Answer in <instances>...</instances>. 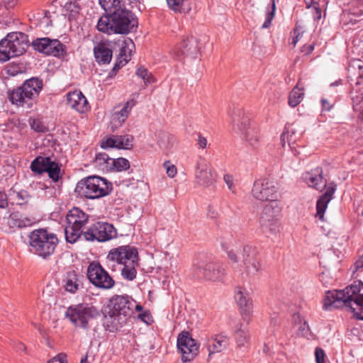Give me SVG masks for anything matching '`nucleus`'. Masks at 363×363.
<instances>
[{
    "instance_id": "nucleus-1",
    "label": "nucleus",
    "mask_w": 363,
    "mask_h": 363,
    "mask_svg": "<svg viewBox=\"0 0 363 363\" xmlns=\"http://www.w3.org/2000/svg\"><path fill=\"white\" fill-rule=\"evenodd\" d=\"M343 304L350 308L357 318L363 320V284L355 283L343 290L328 291L323 300L325 311L336 308Z\"/></svg>"
},
{
    "instance_id": "nucleus-42",
    "label": "nucleus",
    "mask_w": 363,
    "mask_h": 363,
    "mask_svg": "<svg viewBox=\"0 0 363 363\" xmlns=\"http://www.w3.org/2000/svg\"><path fill=\"white\" fill-rule=\"evenodd\" d=\"M46 172L48 174L49 177L55 182H58L60 179V167L55 161L50 164Z\"/></svg>"
},
{
    "instance_id": "nucleus-50",
    "label": "nucleus",
    "mask_w": 363,
    "mask_h": 363,
    "mask_svg": "<svg viewBox=\"0 0 363 363\" xmlns=\"http://www.w3.org/2000/svg\"><path fill=\"white\" fill-rule=\"evenodd\" d=\"M164 166L166 167L167 174L168 177L173 178L177 173V167L171 164L169 161L164 162Z\"/></svg>"
},
{
    "instance_id": "nucleus-62",
    "label": "nucleus",
    "mask_w": 363,
    "mask_h": 363,
    "mask_svg": "<svg viewBox=\"0 0 363 363\" xmlns=\"http://www.w3.org/2000/svg\"><path fill=\"white\" fill-rule=\"evenodd\" d=\"M305 4H306V8L307 9H310L311 7H312L313 6H314V4H318V2L315 1V0H303Z\"/></svg>"
},
{
    "instance_id": "nucleus-60",
    "label": "nucleus",
    "mask_w": 363,
    "mask_h": 363,
    "mask_svg": "<svg viewBox=\"0 0 363 363\" xmlns=\"http://www.w3.org/2000/svg\"><path fill=\"white\" fill-rule=\"evenodd\" d=\"M355 271L363 272V255L360 256L359 259L354 264Z\"/></svg>"
},
{
    "instance_id": "nucleus-22",
    "label": "nucleus",
    "mask_w": 363,
    "mask_h": 363,
    "mask_svg": "<svg viewBox=\"0 0 363 363\" xmlns=\"http://www.w3.org/2000/svg\"><path fill=\"white\" fill-rule=\"evenodd\" d=\"M230 344V338L225 333L211 335L206 337L205 346L208 351V357L215 353L226 350Z\"/></svg>"
},
{
    "instance_id": "nucleus-41",
    "label": "nucleus",
    "mask_w": 363,
    "mask_h": 363,
    "mask_svg": "<svg viewBox=\"0 0 363 363\" xmlns=\"http://www.w3.org/2000/svg\"><path fill=\"white\" fill-rule=\"evenodd\" d=\"M136 75L141 78L145 84H151L154 82V78L151 72L144 67H139L136 70Z\"/></svg>"
},
{
    "instance_id": "nucleus-19",
    "label": "nucleus",
    "mask_w": 363,
    "mask_h": 363,
    "mask_svg": "<svg viewBox=\"0 0 363 363\" xmlns=\"http://www.w3.org/2000/svg\"><path fill=\"white\" fill-rule=\"evenodd\" d=\"M200 48L199 40L194 36L183 38L174 48V55L179 60L184 58L194 59L198 57Z\"/></svg>"
},
{
    "instance_id": "nucleus-54",
    "label": "nucleus",
    "mask_w": 363,
    "mask_h": 363,
    "mask_svg": "<svg viewBox=\"0 0 363 363\" xmlns=\"http://www.w3.org/2000/svg\"><path fill=\"white\" fill-rule=\"evenodd\" d=\"M311 9L314 20H320L321 18V9L319 7V3L314 4Z\"/></svg>"
},
{
    "instance_id": "nucleus-35",
    "label": "nucleus",
    "mask_w": 363,
    "mask_h": 363,
    "mask_svg": "<svg viewBox=\"0 0 363 363\" xmlns=\"http://www.w3.org/2000/svg\"><path fill=\"white\" fill-rule=\"evenodd\" d=\"M30 195L26 190L17 191L14 188L9 190V199L11 205H23L28 201Z\"/></svg>"
},
{
    "instance_id": "nucleus-34",
    "label": "nucleus",
    "mask_w": 363,
    "mask_h": 363,
    "mask_svg": "<svg viewBox=\"0 0 363 363\" xmlns=\"http://www.w3.org/2000/svg\"><path fill=\"white\" fill-rule=\"evenodd\" d=\"M234 338L238 347H247L250 344V335L248 329L246 327H243L242 324L238 325L235 330Z\"/></svg>"
},
{
    "instance_id": "nucleus-38",
    "label": "nucleus",
    "mask_w": 363,
    "mask_h": 363,
    "mask_svg": "<svg viewBox=\"0 0 363 363\" xmlns=\"http://www.w3.org/2000/svg\"><path fill=\"white\" fill-rule=\"evenodd\" d=\"M292 324L294 328L297 330L298 335L305 336L308 331V325L306 320L299 313H294L292 316Z\"/></svg>"
},
{
    "instance_id": "nucleus-3",
    "label": "nucleus",
    "mask_w": 363,
    "mask_h": 363,
    "mask_svg": "<svg viewBox=\"0 0 363 363\" xmlns=\"http://www.w3.org/2000/svg\"><path fill=\"white\" fill-rule=\"evenodd\" d=\"M135 16L125 8H119L111 11L110 15L101 16L97 23V29L107 34L126 35L138 27Z\"/></svg>"
},
{
    "instance_id": "nucleus-63",
    "label": "nucleus",
    "mask_w": 363,
    "mask_h": 363,
    "mask_svg": "<svg viewBox=\"0 0 363 363\" xmlns=\"http://www.w3.org/2000/svg\"><path fill=\"white\" fill-rule=\"evenodd\" d=\"M17 349L21 351H24L26 349V347L23 343H19L17 346Z\"/></svg>"
},
{
    "instance_id": "nucleus-64",
    "label": "nucleus",
    "mask_w": 363,
    "mask_h": 363,
    "mask_svg": "<svg viewBox=\"0 0 363 363\" xmlns=\"http://www.w3.org/2000/svg\"><path fill=\"white\" fill-rule=\"evenodd\" d=\"M134 308L135 309V311H141L143 310V307L140 304H137L136 303H135V306H134Z\"/></svg>"
},
{
    "instance_id": "nucleus-61",
    "label": "nucleus",
    "mask_w": 363,
    "mask_h": 363,
    "mask_svg": "<svg viewBox=\"0 0 363 363\" xmlns=\"http://www.w3.org/2000/svg\"><path fill=\"white\" fill-rule=\"evenodd\" d=\"M198 144L201 148H206L207 145V140L206 138L199 135Z\"/></svg>"
},
{
    "instance_id": "nucleus-32",
    "label": "nucleus",
    "mask_w": 363,
    "mask_h": 363,
    "mask_svg": "<svg viewBox=\"0 0 363 363\" xmlns=\"http://www.w3.org/2000/svg\"><path fill=\"white\" fill-rule=\"evenodd\" d=\"M134 99H130L126 102L125 106L119 111L112 115V121L117 125H121L128 117L132 108L135 105Z\"/></svg>"
},
{
    "instance_id": "nucleus-18",
    "label": "nucleus",
    "mask_w": 363,
    "mask_h": 363,
    "mask_svg": "<svg viewBox=\"0 0 363 363\" xmlns=\"http://www.w3.org/2000/svg\"><path fill=\"white\" fill-rule=\"evenodd\" d=\"M177 345L182 353V362H191L198 354L199 346L187 331H182L179 334Z\"/></svg>"
},
{
    "instance_id": "nucleus-51",
    "label": "nucleus",
    "mask_w": 363,
    "mask_h": 363,
    "mask_svg": "<svg viewBox=\"0 0 363 363\" xmlns=\"http://www.w3.org/2000/svg\"><path fill=\"white\" fill-rule=\"evenodd\" d=\"M48 363H67V355L64 353H60L48 360Z\"/></svg>"
},
{
    "instance_id": "nucleus-57",
    "label": "nucleus",
    "mask_w": 363,
    "mask_h": 363,
    "mask_svg": "<svg viewBox=\"0 0 363 363\" xmlns=\"http://www.w3.org/2000/svg\"><path fill=\"white\" fill-rule=\"evenodd\" d=\"M294 36L292 38L291 44L294 47L298 43L299 36L301 35V28L298 26H296L294 29Z\"/></svg>"
},
{
    "instance_id": "nucleus-52",
    "label": "nucleus",
    "mask_w": 363,
    "mask_h": 363,
    "mask_svg": "<svg viewBox=\"0 0 363 363\" xmlns=\"http://www.w3.org/2000/svg\"><path fill=\"white\" fill-rule=\"evenodd\" d=\"M315 356L316 363H324L325 362V352L320 347H317L315 350Z\"/></svg>"
},
{
    "instance_id": "nucleus-29",
    "label": "nucleus",
    "mask_w": 363,
    "mask_h": 363,
    "mask_svg": "<svg viewBox=\"0 0 363 363\" xmlns=\"http://www.w3.org/2000/svg\"><path fill=\"white\" fill-rule=\"evenodd\" d=\"M94 54L96 61L99 65H106L110 63L113 51L108 43L100 42L94 47Z\"/></svg>"
},
{
    "instance_id": "nucleus-26",
    "label": "nucleus",
    "mask_w": 363,
    "mask_h": 363,
    "mask_svg": "<svg viewBox=\"0 0 363 363\" xmlns=\"http://www.w3.org/2000/svg\"><path fill=\"white\" fill-rule=\"evenodd\" d=\"M67 104L79 113H85L89 109L88 101L82 91L76 90L67 94Z\"/></svg>"
},
{
    "instance_id": "nucleus-45",
    "label": "nucleus",
    "mask_w": 363,
    "mask_h": 363,
    "mask_svg": "<svg viewBox=\"0 0 363 363\" xmlns=\"http://www.w3.org/2000/svg\"><path fill=\"white\" fill-rule=\"evenodd\" d=\"M29 123L31 128L38 133H45L47 131V127L40 119H30Z\"/></svg>"
},
{
    "instance_id": "nucleus-40",
    "label": "nucleus",
    "mask_w": 363,
    "mask_h": 363,
    "mask_svg": "<svg viewBox=\"0 0 363 363\" xmlns=\"http://www.w3.org/2000/svg\"><path fill=\"white\" fill-rule=\"evenodd\" d=\"M242 137L252 146H256L259 141V131L256 128H250L248 131L244 132Z\"/></svg>"
},
{
    "instance_id": "nucleus-12",
    "label": "nucleus",
    "mask_w": 363,
    "mask_h": 363,
    "mask_svg": "<svg viewBox=\"0 0 363 363\" xmlns=\"http://www.w3.org/2000/svg\"><path fill=\"white\" fill-rule=\"evenodd\" d=\"M89 218V215L79 208L74 207L69 210L66 216L67 225L65 230L68 242H75L83 235L82 228L88 223Z\"/></svg>"
},
{
    "instance_id": "nucleus-49",
    "label": "nucleus",
    "mask_w": 363,
    "mask_h": 363,
    "mask_svg": "<svg viewBox=\"0 0 363 363\" xmlns=\"http://www.w3.org/2000/svg\"><path fill=\"white\" fill-rule=\"evenodd\" d=\"M169 140H170L169 135L162 133V134L160 135V138L157 141V144L160 147V148L167 150L169 148V145L167 143H169Z\"/></svg>"
},
{
    "instance_id": "nucleus-56",
    "label": "nucleus",
    "mask_w": 363,
    "mask_h": 363,
    "mask_svg": "<svg viewBox=\"0 0 363 363\" xmlns=\"http://www.w3.org/2000/svg\"><path fill=\"white\" fill-rule=\"evenodd\" d=\"M223 179H224L225 182L226 183V184L228 185V189L230 191H234L235 188H234L233 177L230 174H225L223 177Z\"/></svg>"
},
{
    "instance_id": "nucleus-17",
    "label": "nucleus",
    "mask_w": 363,
    "mask_h": 363,
    "mask_svg": "<svg viewBox=\"0 0 363 363\" xmlns=\"http://www.w3.org/2000/svg\"><path fill=\"white\" fill-rule=\"evenodd\" d=\"M31 45L35 50L47 55L60 57L66 54L65 45L57 39L37 38L32 42Z\"/></svg>"
},
{
    "instance_id": "nucleus-58",
    "label": "nucleus",
    "mask_w": 363,
    "mask_h": 363,
    "mask_svg": "<svg viewBox=\"0 0 363 363\" xmlns=\"http://www.w3.org/2000/svg\"><path fill=\"white\" fill-rule=\"evenodd\" d=\"M314 47H315V45L313 43V44H311V45H304L302 48H301V52H304L305 54L306 55H309L311 54L313 50H314Z\"/></svg>"
},
{
    "instance_id": "nucleus-39",
    "label": "nucleus",
    "mask_w": 363,
    "mask_h": 363,
    "mask_svg": "<svg viewBox=\"0 0 363 363\" xmlns=\"http://www.w3.org/2000/svg\"><path fill=\"white\" fill-rule=\"evenodd\" d=\"M134 138L130 135H116V143L118 149L129 150L133 147Z\"/></svg>"
},
{
    "instance_id": "nucleus-28",
    "label": "nucleus",
    "mask_w": 363,
    "mask_h": 363,
    "mask_svg": "<svg viewBox=\"0 0 363 363\" xmlns=\"http://www.w3.org/2000/svg\"><path fill=\"white\" fill-rule=\"evenodd\" d=\"M232 123L233 129L236 132H239L241 135L244 132H247L250 128H253L250 125L249 117L241 109L234 111L232 116Z\"/></svg>"
},
{
    "instance_id": "nucleus-47",
    "label": "nucleus",
    "mask_w": 363,
    "mask_h": 363,
    "mask_svg": "<svg viewBox=\"0 0 363 363\" xmlns=\"http://www.w3.org/2000/svg\"><path fill=\"white\" fill-rule=\"evenodd\" d=\"M101 147L103 149L113 147L117 148L116 135H113L103 140L101 143Z\"/></svg>"
},
{
    "instance_id": "nucleus-27",
    "label": "nucleus",
    "mask_w": 363,
    "mask_h": 363,
    "mask_svg": "<svg viewBox=\"0 0 363 363\" xmlns=\"http://www.w3.org/2000/svg\"><path fill=\"white\" fill-rule=\"evenodd\" d=\"M335 190L336 185L334 183H330L326 187L325 193L318 199L316 203V217L320 220H323L324 213L328 207V204L332 200Z\"/></svg>"
},
{
    "instance_id": "nucleus-59",
    "label": "nucleus",
    "mask_w": 363,
    "mask_h": 363,
    "mask_svg": "<svg viewBox=\"0 0 363 363\" xmlns=\"http://www.w3.org/2000/svg\"><path fill=\"white\" fill-rule=\"evenodd\" d=\"M321 104L323 109L327 111H329L332 109L333 104H330L327 99H321Z\"/></svg>"
},
{
    "instance_id": "nucleus-25",
    "label": "nucleus",
    "mask_w": 363,
    "mask_h": 363,
    "mask_svg": "<svg viewBox=\"0 0 363 363\" xmlns=\"http://www.w3.org/2000/svg\"><path fill=\"white\" fill-rule=\"evenodd\" d=\"M302 178L308 186L317 190H320L326 186L327 181L323 176V169L320 167H316L311 172L304 173Z\"/></svg>"
},
{
    "instance_id": "nucleus-36",
    "label": "nucleus",
    "mask_w": 363,
    "mask_h": 363,
    "mask_svg": "<svg viewBox=\"0 0 363 363\" xmlns=\"http://www.w3.org/2000/svg\"><path fill=\"white\" fill-rule=\"evenodd\" d=\"M52 162V160L50 157L38 156L31 162L30 169L32 172L40 174L46 172Z\"/></svg>"
},
{
    "instance_id": "nucleus-9",
    "label": "nucleus",
    "mask_w": 363,
    "mask_h": 363,
    "mask_svg": "<svg viewBox=\"0 0 363 363\" xmlns=\"http://www.w3.org/2000/svg\"><path fill=\"white\" fill-rule=\"evenodd\" d=\"M135 301L128 296H115L111 299L112 306L109 316L113 318V325L106 324V329L113 332L117 329L118 325H121L125 322L127 317L133 313Z\"/></svg>"
},
{
    "instance_id": "nucleus-33",
    "label": "nucleus",
    "mask_w": 363,
    "mask_h": 363,
    "mask_svg": "<svg viewBox=\"0 0 363 363\" xmlns=\"http://www.w3.org/2000/svg\"><path fill=\"white\" fill-rule=\"evenodd\" d=\"M94 165L104 172H112L113 159L105 152L99 153L94 160Z\"/></svg>"
},
{
    "instance_id": "nucleus-16",
    "label": "nucleus",
    "mask_w": 363,
    "mask_h": 363,
    "mask_svg": "<svg viewBox=\"0 0 363 363\" xmlns=\"http://www.w3.org/2000/svg\"><path fill=\"white\" fill-rule=\"evenodd\" d=\"M87 241L106 242L116 236L113 225L106 222H96L83 233Z\"/></svg>"
},
{
    "instance_id": "nucleus-37",
    "label": "nucleus",
    "mask_w": 363,
    "mask_h": 363,
    "mask_svg": "<svg viewBox=\"0 0 363 363\" xmlns=\"http://www.w3.org/2000/svg\"><path fill=\"white\" fill-rule=\"evenodd\" d=\"M303 96V88L300 86V83H298L289 96V105L293 108L296 107L302 101Z\"/></svg>"
},
{
    "instance_id": "nucleus-7",
    "label": "nucleus",
    "mask_w": 363,
    "mask_h": 363,
    "mask_svg": "<svg viewBox=\"0 0 363 363\" xmlns=\"http://www.w3.org/2000/svg\"><path fill=\"white\" fill-rule=\"evenodd\" d=\"M112 189V184L106 179L92 176L79 182L75 191L82 197L96 199L109 194Z\"/></svg>"
},
{
    "instance_id": "nucleus-2",
    "label": "nucleus",
    "mask_w": 363,
    "mask_h": 363,
    "mask_svg": "<svg viewBox=\"0 0 363 363\" xmlns=\"http://www.w3.org/2000/svg\"><path fill=\"white\" fill-rule=\"evenodd\" d=\"M108 266L115 271V264L118 267L123 279L133 281L137 276L136 267L139 265L138 250L133 246L123 245L111 250L106 257Z\"/></svg>"
},
{
    "instance_id": "nucleus-15",
    "label": "nucleus",
    "mask_w": 363,
    "mask_h": 363,
    "mask_svg": "<svg viewBox=\"0 0 363 363\" xmlns=\"http://www.w3.org/2000/svg\"><path fill=\"white\" fill-rule=\"evenodd\" d=\"M87 278L96 287L110 289L113 287L115 281L110 274L96 262H91L87 268Z\"/></svg>"
},
{
    "instance_id": "nucleus-43",
    "label": "nucleus",
    "mask_w": 363,
    "mask_h": 363,
    "mask_svg": "<svg viewBox=\"0 0 363 363\" xmlns=\"http://www.w3.org/2000/svg\"><path fill=\"white\" fill-rule=\"evenodd\" d=\"M130 163L127 159L120 157L113 159V166H112V171L121 172L129 169Z\"/></svg>"
},
{
    "instance_id": "nucleus-53",
    "label": "nucleus",
    "mask_w": 363,
    "mask_h": 363,
    "mask_svg": "<svg viewBox=\"0 0 363 363\" xmlns=\"http://www.w3.org/2000/svg\"><path fill=\"white\" fill-rule=\"evenodd\" d=\"M9 203H10L9 194L7 195L4 191H0V208H5Z\"/></svg>"
},
{
    "instance_id": "nucleus-30",
    "label": "nucleus",
    "mask_w": 363,
    "mask_h": 363,
    "mask_svg": "<svg viewBox=\"0 0 363 363\" xmlns=\"http://www.w3.org/2000/svg\"><path fill=\"white\" fill-rule=\"evenodd\" d=\"M301 136V133H298L294 125H289L285 127L284 131L282 133L281 135V141L282 143V146L284 147L286 143H288L290 148L292 151H294L295 155L299 154L295 148L292 145L295 144Z\"/></svg>"
},
{
    "instance_id": "nucleus-55",
    "label": "nucleus",
    "mask_w": 363,
    "mask_h": 363,
    "mask_svg": "<svg viewBox=\"0 0 363 363\" xmlns=\"http://www.w3.org/2000/svg\"><path fill=\"white\" fill-rule=\"evenodd\" d=\"M138 318L140 319L145 323L149 325L152 322V316L148 311H145L138 315Z\"/></svg>"
},
{
    "instance_id": "nucleus-5",
    "label": "nucleus",
    "mask_w": 363,
    "mask_h": 363,
    "mask_svg": "<svg viewBox=\"0 0 363 363\" xmlns=\"http://www.w3.org/2000/svg\"><path fill=\"white\" fill-rule=\"evenodd\" d=\"M28 242L30 252L47 259L54 253L58 244V238L55 233L40 228L30 233Z\"/></svg>"
},
{
    "instance_id": "nucleus-46",
    "label": "nucleus",
    "mask_w": 363,
    "mask_h": 363,
    "mask_svg": "<svg viewBox=\"0 0 363 363\" xmlns=\"http://www.w3.org/2000/svg\"><path fill=\"white\" fill-rule=\"evenodd\" d=\"M272 1V10L267 11L266 14V20L264 22V23L262 26V28H267L270 26L272 21L273 20L274 17V12L276 9L275 2L274 0H271Z\"/></svg>"
},
{
    "instance_id": "nucleus-21",
    "label": "nucleus",
    "mask_w": 363,
    "mask_h": 363,
    "mask_svg": "<svg viewBox=\"0 0 363 363\" xmlns=\"http://www.w3.org/2000/svg\"><path fill=\"white\" fill-rule=\"evenodd\" d=\"M196 182L202 186H209L215 181V175L211 164L203 157H199L195 166Z\"/></svg>"
},
{
    "instance_id": "nucleus-31",
    "label": "nucleus",
    "mask_w": 363,
    "mask_h": 363,
    "mask_svg": "<svg viewBox=\"0 0 363 363\" xmlns=\"http://www.w3.org/2000/svg\"><path fill=\"white\" fill-rule=\"evenodd\" d=\"M65 289L72 294L76 293L82 284L79 275L74 270L68 271L64 279Z\"/></svg>"
},
{
    "instance_id": "nucleus-24",
    "label": "nucleus",
    "mask_w": 363,
    "mask_h": 363,
    "mask_svg": "<svg viewBox=\"0 0 363 363\" xmlns=\"http://www.w3.org/2000/svg\"><path fill=\"white\" fill-rule=\"evenodd\" d=\"M135 45L131 39L128 38L123 41L118 57L111 71L113 73L116 74L130 60Z\"/></svg>"
},
{
    "instance_id": "nucleus-6",
    "label": "nucleus",
    "mask_w": 363,
    "mask_h": 363,
    "mask_svg": "<svg viewBox=\"0 0 363 363\" xmlns=\"http://www.w3.org/2000/svg\"><path fill=\"white\" fill-rule=\"evenodd\" d=\"M228 259L243 268L248 276H255L262 270L260 258L255 247L245 245L238 254L233 250L227 252Z\"/></svg>"
},
{
    "instance_id": "nucleus-44",
    "label": "nucleus",
    "mask_w": 363,
    "mask_h": 363,
    "mask_svg": "<svg viewBox=\"0 0 363 363\" xmlns=\"http://www.w3.org/2000/svg\"><path fill=\"white\" fill-rule=\"evenodd\" d=\"M169 8L175 13H182L185 0H166Z\"/></svg>"
},
{
    "instance_id": "nucleus-13",
    "label": "nucleus",
    "mask_w": 363,
    "mask_h": 363,
    "mask_svg": "<svg viewBox=\"0 0 363 363\" xmlns=\"http://www.w3.org/2000/svg\"><path fill=\"white\" fill-rule=\"evenodd\" d=\"M251 193L252 196L259 201H280L277 184L271 179L262 178L255 180Z\"/></svg>"
},
{
    "instance_id": "nucleus-4",
    "label": "nucleus",
    "mask_w": 363,
    "mask_h": 363,
    "mask_svg": "<svg viewBox=\"0 0 363 363\" xmlns=\"http://www.w3.org/2000/svg\"><path fill=\"white\" fill-rule=\"evenodd\" d=\"M43 80L31 77L26 80L18 88L13 89L9 95L13 104L24 108H30L43 89Z\"/></svg>"
},
{
    "instance_id": "nucleus-48",
    "label": "nucleus",
    "mask_w": 363,
    "mask_h": 363,
    "mask_svg": "<svg viewBox=\"0 0 363 363\" xmlns=\"http://www.w3.org/2000/svg\"><path fill=\"white\" fill-rule=\"evenodd\" d=\"M99 1L105 10L110 9L111 12L115 9L122 8L121 6V0H108V2L111 4L110 6L108 4L106 6L103 4L102 0H99Z\"/></svg>"
},
{
    "instance_id": "nucleus-23",
    "label": "nucleus",
    "mask_w": 363,
    "mask_h": 363,
    "mask_svg": "<svg viewBox=\"0 0 363 363\" xmlns=\"http://www.w3.org/2000/svg\"><path fill=\"white\" fill-rule=\"evenodd\" d=\"M235 299L245 318L250 317L253 308L250 292L245 288L238 286L235 291Z\"/></svg>"
},
{
    "instance_id": "nucleus-14",
    "label": "nucleus",
    "mask_w": 363,
    "mask_h": 363,
    "mask_svg": "<svg viewBox=\"0 0 363 363\" xmlns=\"http://www.w3.org/2000/svg\"><path fill=\"white\" fill-rule=\"evenodd\" d=\"M194 275L198 279L208 281H220L225 274L223 263L199 260L193 267Z\"/></svg>"
},
{
    "instance_id": "nucleus-11",
    "label": "nucleus",
    "mask_w": 363,
    "mask_h": 363,
    "mask_svg": "<svg viewBox=\"0 0 363 363\" xmlns=\"http://www.w3.org/2000/svg\"><path fill=\"white\" fill-rule=\"evenodd\" d=\"M27 36L23 33H9L0 41V62L23 55L27 49Z\"/></svg>"
},
{
    "instance_id": "nucleus-20",
    "label": "nucleus",
    "mask_w": 363,
    "mask_h": 363,
    "mask_svg": "<svg viewBox=\"0 0 363 363\" xmlns=\"http://www.w3.org/2000/svg\"><path fill=\"white\" fill-rule=\"evenodd\" d=\"M35 223L33 218L22 216L18 213H12L2 218H0V228L5 233H11L17 228L32 225Z\"/></svg>"
},
{
    "instance_id": "nucleus-10",
    "label": "nucleus",
    "mask_w": 363,
    "mask_h": 363,
    "mask_svg": "<svg viewBox=\"0 0 363 363\" xmlns=\"http://www.w3.org/2000/svg\"><path fill=\"white\" fill-rule=\"evenodd\" d=\"M100 315L96 307L89 303H79L69 306L65 317L76 327L88 330L91 322Z\"/></svg>"
},
{
    "instance_id": "nucleus-8",
    "label": "nucleus",
    "mask_w": 363,
    "mask_h": 363,
    "mask_svg": "<svg viewBox=\"0 0 363 363\" xmlns=\"http://www.w3.org/2000/svg\"><path fill=\"white\" fill-rule=\"evenodd\" d=\"M281 211V201L268 203L263 206L259 217V224L262 232L267 237L276 235L279 232Z\"/></svg>"
}]
</instances>
